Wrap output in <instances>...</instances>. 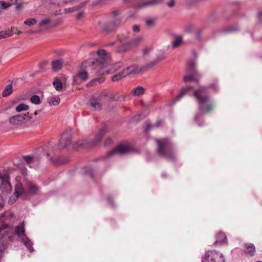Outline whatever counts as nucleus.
I'll return each mask as SVG.
<instances>
[{
	"label": "nucleus",
	"mask_w": 262,
	"mask_h": 262,
	"mask_svg": "<svg viewBox=\"0 0 262 262\" xmlns=\"http://www.w3.org/2000/svg\"><path fill=\"white\" fill-rule=\"evenodd\" d=\"M3 32H0V39L2 38H5V36L3 35Z\"/></svg>",
	"instance_id": "6e6d98bb"
},
{
	"label": "nucleus",
	"mask_w": 262,
	"mask_h": 262,
	"mask_svg": "<svg viewBox=\"0 0 262 262\" xmlns=\"http://www.w3.org/2000/svg\"><path fill=\"white\" fill-rule=\"evenodd\" d=\"M132 149L130 146L125 144H121L118 145L115 149L107 153V157L112 156L115 154L124 155L132 152Z\"/></svg>",
	"instance_id": "f8f14e48"
},
{
	"label": "nucleus",
	"mask_w": 262,
	"mask_h": 262,
	"mask_svg": "<svg viewBox=\"0 0 262 262\" xmlns=\"http://www.w3.org/2000/svg\"><path fill=\"white\" fill-rule=\"evenodd\" d=\"M89 1H84L82 3H81V4H80L79 5L76 6V9H77V10H79L80 9H81L82 8L84 7L86 4L89 3Z\"/></svg>",
	"instance_id": "4c0bfd02"
},
{
	"label": "nucleus",
	"mask_w": 262,
	"mask_h": 262,
	"mask_svg": "<svg viewBox=\"0 0 262 262\" xmlns=\"http://www.w3.org/2000/svg\"><path fill=\"white\" fill-rule=\"evenodd\" d=\"M107 130L106 127L105 126L102 127L101 128H100L97 135H96V137L94 139V140L92 142L90 146H95L96 145L98 142L100 141L102 138L104 136V135L106 133Z\"/></svg>",
	"instance_id": "f3484780"
},
{
	"label": "nucleus",
	"mask_w": 262,
	"mask_h": 262,
	"mask_svg": "<svg viewBox=\"0 0 262 262\" xmlns=\"http://www.w3.org/2000/svg\"><path fill=\"white\" fill-rule=\"evenodd\" d=\"M77 76L82 80L85 81L88 78V73L84 70H81L77 73Z\"/></svg>",
	"instance_id": "bb28decb"
},
{
	"label": "nucleus",
	"mask_w": 262,
	"mask_h": 262,
	"mask_svg": "<svg viewBox=\"0 0 262 262\" xmlns=\"http://www.w3.org/2000/svg\"><path fill=\"white\" fill-rule=\"evenodd\" d=\"M72 136L70 132H65L62 135L61 139L59 142V146L62 148L67 147L70 144Z\"/></svg>",
	"instance_id": "2eb2a0df"
},
{
	"label": "nucleus",
	"mask_w": 262,
	"mask_h": 262,
	"mask_svg": "<svg viewBox=\"0 0 262 262\" xmlns=\"http://www.w3.org/2000/svg\"><path fill=\"white\" fill-rule=\"evenodd\" d=\"M112 14L113 15V18H115V17H118V15L119 14V12L117 11H114L113 13H112Z\"/></svg>",
	"instance_id": "8fccbe9b"
},
{
	"label": "nucleus",
	"mask_w": 262,
	"mask_h": 262,
	"mask_svg": "<svg viewBox=\"0 0 262 262\" xmlns=\"http://www.w3.org/2000/svg\"><path fill=\"white\" fill-rule=\"evenodd\" d=\"M139 72L137 67L133 65L126 68L121 72H120L112 77V80L113 81H117L123 77H124L129 74H135Z\"/></svg>",
	"instance_id": "9d476101"
},
{
	"label": "nucleus",
	"mask_w": 262,
	"mask_h": 262,
	"mask_svg": "<svg viewBox=\"0 0 262 262\" xmlns=\"http://www.w3.org/2000/svg\"><path fill=\"white\" fill-rule=\"evenodd\" d=\"M24 159L28 165H30L32 162H34L35 160V159L34 157L30 156L24 157Z\"/></svg>",
	"instance_id": "2f4dec72"
},
{
	"label": "nucleus",
	"mask_w": 262,
	"mask_h": 262,
	"mask_svg": "<svg viewBox=\"0 0 262 262\" xmlns=\"http://www.w3.org/2000/svg\"><path fill=\"white\" fill-rule=\"evenodd\" d=\"M68 160L66 159L64 161H62L61 160L59 161V164H66L67 162H68Z\"/></svg>",
	"instance_id": "603ef678"
},
{
	"label": "nucleus",
	"mask_w": 262,
	"mask_h": 262,
	"mask_svg": "<svg viewBox=\"0 0 262 262\" xmlns=\"http://www.w3.org/2000/svg\"><path fill=\"white\" fill-rule=\"evenodd\" d=\"M114 43V42H112V43H111V45H113Z\"/></svg>",
	"instance_id": "338daca9"
},
{
	"label": "nucleus",
	"mask_w": 262,
	"mask_h": 262,
	"mask_svg": "<svg viewBox=\"0 0 262 262\" xmlns=\"http://www.w3.org/2000/svg\"><path fill=\"white\" fill-rule=\"evenodd\" d=\"M2 196L0 195V210L3 207V204L1 202Z\"/></svg>",
	"instance_id": "4d7b16f0"
},
{
	"label": "nucleus",
	"mask_w": 262,
	"mask_h": 262,
	"mask_svg": "<svg viewBox=\"0 0 262 262\" xmlns=\"http://www.w3.org/2000/svg\"><path fill=\"white\" fill-rule=\"evenodd\" d=\"M158 125H159V124H158L157 123H156L155 125H151V126H149L148 127V128H147L146 129H151V128H154V127L155 126H158Z\"/></svg>",
	"instance_id": "5fc2aeb1"
},
{
	"label": "nucleus",
	"mask_w": 262,
	"mask_h": 262,
	"mask_svg": "<svg viewBox=\"0 0 262 262\" xmlns=\"http://www.w3.org/2000/svg\"><path fill=\"white\" fill-rule=\"evenodd\" d=\"M46 155H47V157H49V153H47V154H46Z\"/></svg>",
	"instance_id": "69168bd1"
},
{
	"label": "nucleus",
	"mask_w": 262,
	"mask_h": 262,
	"mask_svg": "<svg viewBox=\"0 0 262 262\" xmlns=\"http://www.w3.org/2000/svg\"><path fill=\"white\" fill-rule=\"evenodd\" d=\"M140 26L138 25H135L134 26H133V30L134 32H139L140 31Z\"/></svg>",
	"instance_id": "79ce46f5"
},
{
	"label": "nucleus",
	"mask_w": 262,
	"mask_h": 262,
	"mask_svg": "<svg viewBox=\"0 0 262 262\" xmlns=\"http://www.w3.org/2000/svg\"><path fill=\"white\" fill-rule=\"evenodd\" d=\"M23 7V5L22 4H18L17 6L16 7V10H19Z\"/></svg>",
	"instance_id": "09e8293b"
},
{
	"label": "nucleus",
	"mask_w": 262,
	"mask_h": 262,
	"mask_svg": "<svg viewBox=\"0 0 262 262\" xmlns=\"http://www.w3.org/2000/svg\"><path fill=\"white\" fill-rule=\"evenodd\" d=\"M63 61L61 59L54 60L52 62V68L55 71H58L61 69Z\"/></svg>",
	"instance_id": "b1692460"
},
{
	"label": "nucleus",
	"mask_w": 262,
	"mask_h": 262,
	"mask_svg": "<svg viewBox=\"0 0 262 262\" xmlns=\"http://www.w3.org/2000/svg\"><path fill=\"white\" fill-rule=\"evenodd\" d=\"M29 113L12 116L9 118V123L13 125H21L31 120Z\"/></svg>",
	"instance_id": "1a4fd4ad"
},
{
	"label": "nucleus",
	"mask_w": 262,
	"mask_h": 262,
	"mask_svg": "<svg viewBox=\"0 0 262 262\" xmlns=\"http://www.w3.org/2000/svg\"><path fill=\"white\" fill-rule=\"evenodd\" d=\"M227 238L225 234L222 232L219 231L216 234V239L215 243H220L221 244H227Z\"/></svg>",
	"instance_id": "aec40b11"
},
{
	"label": "nucleus",
	"mask_w": 262,
	"mask_h": 262,
	"mask_svg": "<svg viewBox=\"0 0 262 262\" xmlns=\"http://www.w3.org/2000/svg\"><path fill=\"white\" fill-rule=\"evenodd\" d=\"M29 109V106L27 104L21 103L19 104L16 108L15 110L17 112H19L23 111H27Z\"/></svg>",
	"instance_id": "cd10ccee"
},
{
	"label": "nucleus",
	"mask_w": 262,
	"mask_h": 262,
	"mask_svg": "<svg viewBox=\"0 0 262 262\" xmlns=\"http://www.w3.org/2000/svg\"><path fill=\"white\" fill-rule=\"evenodd\" d=\"M31 102L35 104H38L40 102V97L36 95H32L30 98Z\"/></svg>",
	"instance_id": "c85d7f7f"
},
{
	"label": "nucleus",
	"mask_w": 262,
	"mask_h": 262,
	"mask_svg": "<svg viewBox=\"0 0 262 262\" xmlns=\"http://www.w3.org/2000/svg\"><path fill=\"white\" fill-rule=\"evenodd\" d=\"M258 17L260 21H262V10L259 11L258 13Z\"/></svg>",
	"instance_id": "3c124183"
},
{
	"label": "nucleus",
	"mask_w": 262,
	"mask_h": 262,
	"mask_svg": "<svg viewBox=\"0 0 262 262\" xmlns=\"http://www.w3.org/2000/svg\"><path fill=\"white\" fill-rule=\"evenodd\" d=\"M196 62L195 61H190L188 62L186 70V75L184 76V81L185 82L192 80L199 81L200 74L195 70Z\"/></svg>",
	"instance_id": "0eeeda50"
},
{
	"label": "nucleus",
	"mask_w": 262,
	"mask_h": 262,
	"mask_svg": "<svg viewBox=\"0 0 262 262\" xmlns=\"http://www.w3.org/2000/svg\"><path fill=\"white\" fill-rule=\"evenodd\" d=\"M37 114V111H35L34 113V115H36Z\"/></svg>",
	"instance_id": "e2e57ef3"
},
{
	"label": "nucleus",
	"mask_w": 262,
	"mask_h": 262,
	"mask_svg": "<svg viewBox=\"0 0 262 262\" xmlns=\"http://www.w3.org/2000/svg\"><path fill=\"white\" fill-rule=\"evenodd\" d=\"M19 168H20V172L23 174H24V175L27 174V169L26 167H19Z\"/></svg>",
	"instance_id": "c03bdc74"
},
{
	"label": "nucleus",
	"mask_w": 262,
	"mask_h": 262,
	"mask_svg": "<svg viewBox=\"0 0 262 262\" xmlns=\"http://www.w3.org/2000/svg\"><path fill=\"white\" fill-rule=\"evenodd\" d=\"M121 20L119 17L113 18L112 22L107 24L99 23L100 28L105 32H111L114 28L120 24Z\"/></svg>",
	"instance_id": "ddd939ff"
},
{
	"label": "nucleus",
	"mask_w": 262,
	"mask_h": 262,
	"mask_svg": "<svg viewBox=\"0 0 262 262\" xmlns=\"http://www.w3.org/2000/svg\"><path fill=\"white\" fill-rule=\"evenodd\" d=\"M199 117V115H196L195 116V120H196L198 119Z\"/></svg>",
	"instance_id": "052dcab7"
},
{
	"label": "nucleus",
	"mask_w": 262,
	"mask_h": 262,
	"mask_svg": "<svg viewBox=\"0 0 262 262\" xmlns=\"http://www.w3.org/2000/svg\"><path fill=\"white\" fill-rule=\"evenodd\" d=\"M5 213H3L0 216V261L6 251L8 242L13 234V230L2 219Z\"/></svg>",
	"instance_id": "f03ea898"
},
{
	"label": "nucleus",
	"mask_w": 262,
	"mask_h": 262,
	"mask_svg": "<svg viewBox=\"0 0 262 262\" xmlns=\"http://www.w3.org/2000/svg\"><path fill=\"white\" fill-rule=\"evenodd\" d=\"M244 251L250 256H253L255 254V247L252 243H247L244 245Z\"/></svg>",
	"instance_id": "a211bd4d"
},
{
	"label": "nucleus",
	"mask_w": 262,
	"mask_h": 262,
	"mask_svg": "<svg viewBox=\"0 0 262 262\" xmlns=\"http://www.w3.org/2000/svg\"><path fill=\"white\" fill-rule=\"evenodd\" d=\"M193 95L198 100L200 111L202 112H210L213 105L208 103L209 96L207 94V89L201 86L193 92Z\"/></svg>",
	"instance_id": "7ed1b4c3"
},
{
	"label": "nucleus",
	"mask_w": 262,
	"mask_h": 262,
	"mask_svg": "<svg viewBox=\"0 0 262 262\" xmlns=\"http://www.w3.org/2000/svg\"><path fill=\"white\" fill-rule=\"evenodd\" d=\"M60 102V98L58 97H52L49 101V103L52 105H57Z\"/></svg>",
	"instance_id": "7c9ffc66"
},
{
	"label": "nucleus",
	"mask_w": 262,
	"mask_h": 262,
	"mask_svg": "<svg viewBox=\"0 0 262 262\" xmlns=\"http://www.w3.org/2000/svg\"><path fill=\"white\" fill-rule=\"evenodd\" d=\"M175 5V2L173 0L171 1L169 3H168V6L169 7H172Z\"/></svg>",
	"instance_id": "de8ad7c7"
},
{
	"label": "nucleus",
	"mask_w": 262,
	"mask_h": 262,
	"mask_svg": "<svg viewBox=\"0 0 262 262\" xmlns=\"http://www.w3.org/2000/svg\"><path fill=\"white\" fill-rule=\"evenodd\" d=\"M101 96L94 97L90 102V105L95 111H100L102 108Z\"/></svg>",
	"instance_id": "dca6fc26"
},
{
	"label": "nucleus",
	"mask_w": 262,
	"mask_h": 262,
	"mask_svg": "<svg viewBox=\"0 0 262 262\" xmlns=\"http://www.w3.org/2000/svg\"><path fill=\"white\" fill-rule=\"evenodd\" d=\"M11 190L12 187L9 177L0 172V191L4 193H9Z\"/></svg>",
	"instance_id": "9b49d317"
},
{
	"label": "nucleus",
	"mask_w": 262,
	"mask_h": 262,
	"mask_svg": "<svg viewBox=\"0 0 262 262\" xmlns=\"http://www.w3.org/2000/svg\"><path fill=\"white\" fill-rule=\"evenodd\" d=\"M145 92L144 89L141 86H138L133 90L132 93L135 96H140L143 95Z\"/></svg>",
	"instance_id": "5701e85b"
},
{
	"label": "nucleus",
	"mask_w": 262,
	"mask_h": 262,
	"mask_svg": "<svg viewBox=\"0 0 262 262\" xmlns=\"http://www.w3.org/2000/svg\"><path fill=\"white\" fill-rule=\"evenodd\" d=\"M25 188L22 184L17 182L15 185L14 195L11 196L8 201L10 204H12L15 202L18 196L21 195L26 198L29 195H34L39 193L40 187L35 183L31 181H27Z\"/></svg>",
	"instance_id": "f257e3e1"
},
{
	"label": "nucleus",
	"mask_w": 262,
	"mask_h": 262,
	"mask_svg": "<svg viewBox=\"0 0 262 262\" xmlns=\"http://www.w3.org/2000/svg\"><path fill=\"white\" fill-rule=\"evenodd\" d=\"M193 87L191 86H187L186 87L183 88L181 89L180 94L176 97V101L179 100L181 98H182L186 93H188V92L191 90H192Z\"/></svg>",
	"instance_id": "412c9836"
},
{
	"label": "nucleus",
	"mask_w": 262,
	"mask_h": 262,
	"mask_svg": "<svg viewBox=\"0 0 262 262\" xmlns=\"http://www.w3.org/2000/svg\"><path fill=\"white\" fill-rule=\"evenodd\" d=\"M142 40V37L141 36H138L130 41L123 45L122 46L123 49L122 50L125 52L127 50L135 48L138 46V45L141 42Z\"/></svg>",
	"instance_id": "4468645a"
},
{
	"label": "nucleus",
	"mask_w": 262,
	"mask_h": 262,
	"mask_svg": "<svg viewBox=\"0 0 262 262\" xmlns=\"http://www.w3.org/2000/svg\"><path fill=\"white\" fill-rule=\"evenodd\" d=\"M118 39H119V40H120V41H122V40H123V39L120 38V37H119Z\"/></svg>",
	"instance_id": "680f3d73"
},
{
	"label": "nucleus",
	"mask_w": 262,
	"mask_h": 262,
	"mask_svg": "<svg viewBox=\"0 0 262 262\" xmlns=\"http://www.w3.org/2000/svg\"><path fill=\"white\" fill-rule=\"evenodd\" d=\"M165 58V56L164 54H162L158 56L157 58L156 59L157 60H158V62H160L163 60H164Z\"/></svg>",
	"instance_id": "a19ab883"
},
{
	"label": "nucleus",
	"mask_w": 262,
	"mask_h": 262,
	"mask_svg": "<svg viewBox=\"0 0 262 262\" xmlns=\"http://www.w3.org/2000/svg\"><path fill=\"white\" fill-rule=\"evenodd\" d=\"M112 139L111 138H107L105 141L104 145H105V146H108V145H111L112 144Z\"/></svg>",
	"instance_id": "37998d69"
},
{
	"label": "nucleus",
	"mask_w": 262,
	"mask_h": 262,
	"mask_svg": "<svg viewBox=\"0 0 262 262\" xmlns=\"http://www.w3.org/2000/svg\"><path fill=\"white\" fill-rule=\"evenodd\" d=\"M164 0H149L146 2H143L137 5V7L142 8L148 6L158 5L162 3Z\"/></svg>",
	"instance_id": "6ab92c4d"
},
{
	"label": "nucleus",
	"mask_w": 262,
	"mask_h": 262,
	"mask_svg": "<svg viewBox=\"0 0 262 262\" xmlns=\"http://www.w3.org/2000/svg\"><path fill=\"white\" fill-rule=\"evenodd\" d=\"M182 42V38L180 36L177 37L172 42V46L176 48L179 46Z\"/></svg>",
	"instance_id": "c756f323"
},
{
	"label": "nucleus",
	"mask_w": 262,
	"mask_h": 262,
	"mask_svg": "<svg viewBox=\"0 0 262 262\" xmlns=\"http://www.w3.org/2000/svg\"><path fill=\"white\" fill-rule=\"evenodd\" d=\"M53 85L56 91H60L62 90V84L59 79L56 78L53 82Z\"/></svg>",
	"instance_id": "393cba45"
},
{
	"label": "nucleus",
	"mask_w": 262,
	"mask_h": 262,
	"mask_svg": "<svg viewBox=\"0 0 262 262\" xmlns=\"http://www.w3.org/2000/svg\"><path fill=\"white\" fill-rule=\"evenodd\" d=\"M83 12H80L76 15V18H77V19H80L83 16Z\"/></svg>",
	"instance_id": "49530a36"
},
{
	"label": "nucleus",
	"mask_w": 262,
	"mask_h": 262,
	"mask_svg": "<svg viewBox=\"0 0 262 262\" xmlns=\"http://www.w3.org/2000/svg\"><path fill=\"white\" fill-rule=\"evenodd\" d=\"M155 22H156V20L155 19H149L146 20V24L148 26L151 27V26H153L155 25Z\"/></svg>",
	"instance_id": "c9c22d12"
},
{
	"label": "nucleus",
	"mask_w": 262,
	"mask_h": 262,
	"mask_svg": "<svg viewBox=\"0 0 262 262\" xmlns=\"http://www.w3.org/2000/svg\"><path fill=\"white\" fill-rule=\"evenodd\" d=\"M13 92L12 84H9L7 85L4 89L3 93L2 96L3 97H6L9 96Z\"/></svg>",
	"instance_id": "4be33fe9"
},
{
	"label": "nucleus",
	"mask_w": 262,
	"mask_h": 262,
	"mask_svg": "<svg viewBox=\"0 0 262 262\" xmlns=\"http://www.w3.org/2000/svg\"><path fill=\"white\" fill-rule=\"evenodd\" d=\"M3 35L5 36V38H7L10 36H11L13 35V33L12 31H3Z\"/></svg>",
	"instance_id": "58836bf2"
},
{
	"label": "nucleus",
	"mask_w": 262,
	"mask_h": 262,
	"mask_svg": "<svg viewBox=\"0 0 262 262\" xmlns=\"http://www.w3.org/2000/svg\"><path fill=\"white\" fill-rule=\"evenodd\" d=\"M99 59H97L92 62V67L96 71V73L104 75L108 73V70L105 68L108 64L110 57L104 50L100 49L97 51Z\"/></svg>",
	"instance_id": "39448f33"
},
{
	"label": "nucleus",
	"mask_w": 262,
	"mask_h": 262,
	"mask_svg": "<svg viewBox=\"0 0 262 262\" xmlns=\"http://www.w3.org/2000/svg\"><path fill=\"white\" fill-rule=\"evenodd\" d=\"M39 26L40 27H46V28H48L49 26H51V20L50 18H46L42 19L39 23Z\"/></svg>",
	"instance_id": "a878e982"
},
{
	"label": "nucleus",
	"mask_w": 262,
	"mask_h": 262,
	"mask_svg": "<svg viewBox=\"0 0 262 262\" xmlns=\"http://www.w3.org/2000/svg\"><path fill=\"white\" fill-rule=\"evenodd\" d=\"M202 262H225L224 255L219 252L207 251L202 257Z\"/></svg>",
	"instance_id": "6e6552de"
},
{
	"label": "nucleus",
	"mask_w": 262,
	"mask_h": 262,
	"mask_svg": "<svg viewBox=\"0 0 262 262\" xmlns=\"http://www.w3.org/2000/svg\"><path fill=\"white\" fill-rule=\"evenodd\" d=\"M37 23V20L35 18H28L25 21L24 24L28 26H32Z\"/></svg>",
	"instance_id": "473e14b6"
},
{
	"label": "nucleus",
	"mask_w": 262,
	"mask_h": 262,
	"mask_svg": "<svg viewBox=\"0 0 262 262\" xmlns=\"http://www.w3.org/2000/svg\"><path fill=\"white\" fill-rule=\"evenodd\" d=\"M107 200H108V202H109V203L111 205H113V202H112V198L111 197H108L107 198Z\"/></svg>",
	"instance_id": "864d4df0"
},
{
	"label": "nucleus",
	"mask_w": 262,
	"mask_h": 262,
	"mask_svg": "<svg viewBox=\"0 0 262 262\" xmlns=\"http://www.w3.org/2000/svg\"><path fill=\"white\" fill-rule=\"evenodd\" d=\"M1 6L3 9H6L12 5V3H6L4 1H1Z\"/></svg>",
	"instance_id": "72a5a7b5"
},
{
	"label": "nucleus",
	"mask_w": 262,
	"mask_h": 262,
	"mask_svg": "<svg viewBox=\"0 0 262 262\" xmlns=\"http://www.w3.org/2000/svg\"><path fill=\"white\" fill-rule=\"evenodd\" d=\"M97 81L100 83H101L104 81V78L103 77H100L99 78L95 79L93 80V81Z\"/></svg>",
	"instance_id": "a18cd8bd"
},
{
	"label": "nucleus",
	"mask_w": 262,
	"mask_h": 262,
	"mask_svg": "<svg viewBox=\"0 0 262 262\" xmlns=\"http://www.w3.org/2000/svg\"><path fill=\"white\" fill-rule=\"evenodd\" d=\"M158 63V60H157L156 59H155V60H152V61H151L150 62H149V63H148L147 64H146L145 68L146 69L151 68L154 67L155 66H156Z\"/></svg>",
	"instance_id": "f704fd0d"
},
{
	"label": "nucleus",
	"mask_w": 262,
	"mask_h": 262,
	"mask_svg": "<svg viewBox=\"0 0 262 262\" xmlns=\"http://www.w3.org/2000/svg\"><path fill=\"white\" fill-rule=\"evenodd\" d=\"M151 50L152 49L151 48H146L144 49L143 50L144 55H147L148 53L150 52Z\"/></svg>",
	"instance_id": "ea45409f"
},
{
	"label": "nucleus",
	"mask_w": 262,
	"mask_h": 262,
	"mask_svg": "<svg viewBox=\"0 0 262 262\" xmlns=\"http://www.w3.org/2000/svg\"><path fill=\"white\" fill-rule=\"evenodd\" d=\"M38 122H39V120H36V121H35L34 120L32 121V123H34L35 124H38Z\"/></svg>",
	"instance_id": "bf43d9fd"
},
{
	"label": "nucleus",
	"mask_w": 262,
	"mask_h": 262,
	"mask_svg": "<svg viewBox=\"0 0 262 262\" xmlns=\"http://www.w3.org/2000/svg\"><path fill=\"white\" fill-rule=\"evenodd\" d=\"M15 233L20 239L21 242L27 247L30 252L34 251V248L32 246L33 243L31 241L27 236L25 233V222H23L20 224L15 227Z\"/></svg>",
	"instance_id": "423d86ee"
},
{
	"label": "nucleus",
	"mask_w": 262,
	"mask_h": 262,
	"mask_svg": "<svg viewBox=\"0 0 262 262\" xmlns=\"http://www.w3.org/2000/svg\"><path fill=\"white\" fill-rule=\"evenodd\" d=\"M77 10V9H76V7L75 6V7H72V8H65L64 9V11L66 13H71V12H73L75 11H76Z\"/></svg>",
	"instance_id": "e433bc0d"
},
{
	"label": "nucleus",
	"mask_w": 262,
	"mask_h": 262,
	"mask_svg": "<svg viewBox=\"0 0 262 262\" xmlns=\"http://www.w3.org/2000/svg\"><path fill=\"white\" fill-rule=\"evenodd\" d=\"M125 2H127L128 1H129L130 0H123Z\"/></svg>",
	"instance_id": "0e129e2a"
},
{
	"label": "nucleus",
	"mask_w": 262,
	"mask_h": 262,
	"mask_svg": "<svg viewBox=\"0 0 262 262\" xmlns=\"http://www.w3.org/2000/svg\"><path fill=\"white\" fill-rule=\"evenodd\" d=\"M156 141L158 144V154L168 160H174L176 155L174 146L169 140L167 138L161 140L157 139Z\"/></svg>",
	"instance_id": "20e7f679"
},
{
	"label": "nucleus",
	"mask_w": 262,
	"mask_h": 262,
	"mask_svg": "<svg viewBox=\"0 0 262 262\" xmlns=\"http://www.w3.org/2000/svg\"><path fill=\"white\" fill-rule=\"evenodd\" d=\"M211 87H212V88H213L215 91L217 90V86H216V85H215V84H212V85H211Z\"/></svg>",
	"instance_id": "13d9d810"
}]
</instances>
